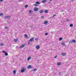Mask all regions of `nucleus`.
<instances>
[{
  "label": "nucleus",
  "instance_id": "obj_1",
  "mask_svg": "<svg viewBox=\"0 0 76 76\" xmlns=\"http://www.w3.org/2000/svg\"><path fill=\"white\" fill-rule=\"evenodd\" d=\"M11 18V16H5L4 18H5V19H8V18Z\"/></svg>",
  "mask_w": 76,
  "mask_h": 76
},
{
  "label": "nucleus",
  "instance_id": "obj_2",
  "mask_svg": "<svg viewBox=\"0 0 76 76\" xmlns=\"http://www.w3.org/2000/svg\"><path fill=\"white\" fill-rule=\"evenodd\" d=\"M29 42H32V41H34V37L31 38L29 40Z\"/></svg>",
  "mask_w": 76,
  "mask_h": 76
},
{
  "label": "nucleus",
  "instance_id": "obj_3",
  "mask_svg": "<svg viewBox=\"0 0 76 76\" xmlns=\"http://www.w3.org/2000/svg\"><path fill=\"white\" fill-rule=\"evenodd\" d=\"M25 46V44H24L21 46H20V48H22L24 47Z\"/></svg>",
  "mask_w": 76,
  "mask_h": 76
},
{
  "label": "nucleus",
  "instance_id": "obj_4",
  "mask_svg": "<svg viewBox=\"0 0 76 76\" xmlns=\"http://www.w3.org/2000/svg\"><path fill=\"white\" fill-rule=\"evenodd\" d=\"M34 10L35 12H37L38 10V8L37 7H36L34 9Z\"/></svg>",
  "mask_w": 76,
  "mask_h": 76
},
{
  "label": "nucleus",
  "instance_id": "obj_5",
  "mask_svg": "<svg viewBox=\"0 0 76 76\" xmlns=\"http://www.w3.org/2000/svg\"><path fill=\"white\" fill-rule=\"evenodd\" d=\"M25 69H21V72L22 73H23V72H25Z\"/></svg>",
  "mask_w": 76,
  "mask_h": 76
},
{
  "label": "nucleus",
  "instance_id": "obj_6",
  "mask_svg": "<svg viewBox=\"0 0 76 76\" xmlns=\"http://www.w3.org/2000/svg\"><path fill=\"white\" fill-rule=\"evenodd\" d=\"M36 49H39L40 47L39 46L37 45L36 46Z\"/></svg>",
  "mask_w": 76,
  "mask_h": 76
},
{
  "label": "nucleus",
  "instance_id": "obj_7",
  "mask_svg": "<svg viewBox=\"0 0 76 76\" xmlns=\"http://www.w3.org/2000/svg\"><path fill=\"white\" fill-rule=\"evenodd\" d=\"M47 23H48V21H45V22H44V24L45 25H47Z\"/></svg>",
  "mask_w": 76,
  "mask_h": 76
},
{
  "label": "nucleus",
  "instance_id": "obj_8",
  "mask_svg": "<svg viewBox=\"0 0 76 76\" xmlns=\"http://www.w3.org/2000/svg\"><path fill=\"white\" fill-rule=\"evenodd\" d=\"M61 55H62V56H66V53H62L61 54Z\"/></svg>",
  "mask_w": 76,
  "mask_h": 76
},
{
  "label": "nucleus",
  "instance_id": "obj_9",
  "mask_svg": "<svg viewBox=\"0 0 76 76\" xmlns=\"http://www.w3.org/2000/svg\"><path fill=\"white\" fill-rule=\"evenodd\" d=\"M44 12L45 13H48V10H45Z\"/></svg>",
  "mask_w": 76,
  "mask_h": 76
},
{
  "label": "nucleus",
  "instance_id": "obj_10",
  "mask_svg": "<svg viewBox=\"0 0 76 76\" xmlns=\"http://www.w3.org/2000/svg\"><path fill=\"white\" fill-rule=\"evenodd\" d=\"M39 12H40V13H42L43 12V10H40L39 11Z\"/></svg>",
  "mask_w": 76,
  "mask_h": 76
},
{
  "label": "nucleus",
  "instance_id": "obj_11",
  "mask_svg": "<svg viewBox=\"0 0 76 76\" xmlns=\"http://www.w3.org/2000/svg\"><path fill=\"white\" fill-rule=\"evenodd\" d=\"M30 68H32V66L31 65H29L28 66V69H30Z\"/></svg>",
  "mask_w": 76,
  "mask_h": 76
},
{
  "label": "nucleus",
  "instance_id": "obj_12",
  "mask_svg": "<svg viewBox=\"0 0 76 76\" xmlns=\"http://www.w3.org/2000/svg\"><path fill=\"white\" fill-rule=\"evenodd\" d=\"M61 63L60 62H58L57 63V64L58 66H60V65H61Z\"/></svg>",
  "mask_w": 76,
  "mask_h": 76
},
{
  "label": "nucleus",
  "instance_id": "obj_13",
  "mask_svg": "<svg viewBox=\"0 0 76 76\" xmlns=\"http://www.w3.org/2000/svg\"><path fill=\"white\" fill-rule=\"evenodd\" d=\"M46 0H43V1H42V2L43 3H45L46 2Z\"/></svg>",
  "mask_w": 76,
  "mask_h": 76
},
{
  "label": "nucleus",
  "instance_id": "obj_14",
  "mask_svg": "<svg viewBox=\"0 0 76 76\" xmlns=\"http://www.w3.org/2000/svg\"><path fill=\"white\" fill-rule=\"evenodd\" d=\"M32 12V10H30L29 11V13H31Z\"/></svg>",
  "mask_w": 76,
  "mask_h": 76
},
{
  "label": "nucleus",
  "instance_id": "obj_15",
  "mask_svg": "<svg viewBox=\"0 0 76 76\" xmlns=\"http://www.w3.org/2000/svg\"><path fill=\"white\" fill-rule=\"evenodd\" d=\"M31 57H29L28 58V61H29V60H30V59H31Z\"/></svg>",
  "mask_w": 76,
  "mask_h": 76
},
{
  "label": "nucleus",
  "instance_id": "obj_16",
  "mask_svg": "<svg viewBox=\"0 0 76 76\" xmlns=\"http://www.w3.org/2000/svg\"><path fill=\"white\" fill-rule=\"evenodd\" d=\"M18 39H14V41H15V42H17L18 41Z\"/></svg>",
  "mask_w": 76,
  "mask_h": 76
},
{
  "label": "nucleus",
  "instance_id": "obj_17",
  "mask_svg": "<svg viewBox=\"0 0 76 76\" xmlns=\"http://www.w3.org/2000/svg\"><path fill=\"white\" fill-rule=\"evenodd\" d=\"M36 3L37 4H40V3L38 1H37L36 2Z\"/></svg>",
  "mask_w": 76,
  "mask_h": 76
},
{
  "label": "nucleus",
  "instance_id": "obj_18",
  "mask_svg": "<svg viewBox=\"0 0 76 76\" xmlns=\"http://www.w3.org/2000/svg\"><path fill=\"white\" fill-rule=\"evenodd\" d=\"M4 28L5 29H8L9 27H8L5 26L4 27Z\"/></svg>",
  "mask_w": 76,
  "mask_h": 76
},
{
  "label": "nucleus",
  "instance_id": "obj_19",
  "mask_svg": "<svg viewBox=\"0 0 76 76\" xmlns=\"http://www.w3.org/2000/svg\"><path fill=\"white\" fill-rule=\"evenodd\" d=\"M76 40H72V42H76Z\"/></svg>",
  "mask_w": 76,
  "mask_h": 76
},
{
  "label": "nucleus",
  "instance_id": "obj_20",
  "mask_svg": "<svg viewBox=\"0 0 76 76\" xmlns=\"http://www.w3.org/2000/svg\"><path fill=\"white\" fill-rule=\"evenodd\" d=\"M69 26L70 27H72V26H73V24H70L69 25Z\"/></svg>",
  "mask_w": 76,
  "mask_h": 76
},
{
  "label": "nucleus",
  "instance_id": "obj_21",
  "mask_svg": "<svg viewBox=\"0 0 76 76\" xmlns=\"http://www.w3.org/2000/svg\"><path fill=\"white\" fill-rule=\"evenodd\" d=\"M14 74H16V70H14L13 71Z\"/></svg>",
  "mask_w": 76,
  "mask_h": 76
},
{
  "label": "nucleus",
  "instance_id": "obj_22",
  "mask_svg": "<svg viewBox=\"0 0 76 76\" xmlns=\"http://www.w3.org/2000/svg\"><path fill=\"white\" fill-rule=\"evenodd\" d=\"M62 39H63V38H62V37H61L59 39V41H61Z\"/></svg>",
  "mask_w": 76,
  "mask_h": 76
},
{
  "label": "nucleus",
  "instance_id": "obj_23",
  "mask_svg": "<svg viewBox=\"0 0 76 76\" xmlns=\"http://www.w3.org/2000/svg\"><path fill=\"white\" fill-rule=\"evenodd\" d=\"M28 7V5H25V7L26 8H27V7Z\"/></svg>",
  "mask_w": 76,
  "mask_h": 76
},
{
  "label": "nucleus",
  "instance_id": "obj_24",
  "mask_svg": "<svg viewBox=\"0 0 76 76\" xmlns=\"http://www.w3.org/2000/svg\"><path fill=\"white\" fill-rule=\"evenodd\" d=\"M25 37L26 38H28V36L27 35H26V34H25Z\"/></svg>",
  "mask_w": 76,
  "mask_h": 76
},
{
  "label": "nucleus",
  "instance_id": "obj_25",
  "mask_svg": "<svg viewBox=\"0 0 76 76\" xmlns=\"http://www.w3.org/2000/svg\"><path fill=\"white\" fill-rule=\"evenodd\" d=\"M4 44H2V43H1L0 44V45L1 46H3V45Z\"/></svg>",
  "mask_w": 76,
  "mask_h": 76
},
{
  "label": "nucleus",
  "instance_id": "obj_26",
  "mask_svg": "<svg viewBox=\"0 0 76 76\" xmlns=\"http://www.w3.org/2000/svg\"><path fill=\"white\" fill-rule=\"evenodd\" d=\"M5 56H7L8 55V53H5Z\"/></svg>",
  "mask_w": 76,
  "mask_h": 76
},
{
  "label": "nucleus",
  "instance_id": "obj_27",
  "mask_svg": "<svg viewBox=\"0 0 76 76\" xmlns=\"http://www.w3.org/2000/svg\"><path fill=\"white\" fill-rule=\"evenodd\" d=\"M32 71H37V69H34L33 70H32Z\"/></svg>",
  "mask_w": 76,
  "mask_h": 76
},
{
  "label": "nucleus",
  "instance_id": "obj_28",
  "mask_svg": "<svg viewBox=\"0 0 76 76\" xmlns=\"http://www.w3.org/2000/svg\"><path fill=\"white\" fill-rule=\"evenodd\" d=\"M61 44H62V45H65V43H62Z\"/></svg>",
  "mask_w": 76,
  "mask_h": 76
},
{
  "label": "nucleus",
  "instance_id": "obj_29",
  "mask_svg": "<svg viewBox=\"0 0 76 76\" xmlns=\"http://www.w3.org/2000/svg\"><path fill=\"white\" fill-rule=\"evenodd\" d=\"M3 13H1L0 14V16H3Z\"/></svg>",
  "mask_w": 76,
  "mask_h": 76
},
{
  "label": "nucleus",
  "instance_id": "obj_30",
  "mask_svg": "<svg viewBox=\"0 0 76 76\" xmlns=\"http://www.w3.org/2000/svg\"><path fill=\"white\" fill-rule=\"evenodd\" d=\"M2 52L3 53H6V51H4V50Z\"/></svg>",
  "mask_w": 76,
  "mask_h": 76
},
{
  "label": "nucleus",
  "instance_id": "obj_31",
  "mask_svg": "<svg viewBox=\"0 0 76 76\" xmlns=\"http://www.w3.org/2000/svg\"><path fill=\"white\" fill-rule=\"evenodd\" d=\"M66 21H67V22H69V19H66Z\"/></svg>",
  "mask_w": 76,
  "mask_h": 76
},
{
  "label": "nucleus",
  "instance_id": "obj_32",
  "mask_svg": "<svg viewBox=\"0 0 76 76\" xmlns=\"http://www.w3.org/2000/svg\"><path fill=\"white\" fill-rule=\"evenodd\" d=\"M45 34V35H48V33H46Z\"/></svg>",
  "mask_w": 76,
  "mask_h": 76
},
{
  "label": "nucleus",
  "instance_id": "obj_33",
  "mask_svg": "<svg viewBox=\"0 0 76 76\" xmlns=\"http://www.w3.org/2000/svg\"><path fill=\"white\" fill-rule=\"evenodd\" d=\"M35 40H36V41H37L38 40V39L37 38H36L35 39Z\"/></svg>",
  "mask_w": 76,
  "mask_h": 76
},
{
  "label": "nucleus",
  "instance_id": "obj_34",
  "mask_svg": "<svg viewBox=\"0 0 76 76\" xmlns=\"http://www.w3.org/2000/svg\"><path fill=\"white\" fill-rule=\"evenodd\" d=\"M34 5L35 6H37V4H35Z\"/></svg>",
  "mask_w": 76,
  "mask_h": 76
},
{
  "label": "nucleus",
  "instance_id": "obj_35",
  "mask_svg": "<svg viewBox=\"0 0 76 76\" xmlns=\"http://www.w3.org/2000/svg\"><path fill=\"white\" fill-rule=\"evenodd\" d=\"M57 57V56H56L54 57V58H56Z\"/></svg>",
  "mask_w": 76,
  "mask_h": 76
},
{
  "label": "nucleus",
  "instance_id": "obj_36",
  "mask_svg": "<svg viewBox=\"0 0 76 76\" xmlns=\"http://www.w3.org/2000/svg\"><path fill=\"white\" fill-rule=\"evenodd\" d=\"M56 16V14H54L53 16V17H54V16Z\"/></svg>",
  "mask_w": 76,
  "mask_h": 76
},
{
  "label": "nucleus",
  "instance_id": "obj_37",
  "mask_svg": "<svg viewBox=\"0 0 76 76\" xmlns=\"http://www.w3.org/2000/svg\"><path fill=\"white\" fill-rule=\"evenodd\" d=\"M3 1V0H0V1L1 2H2V1Z\"/></svg>",
  "mask_w": 76,
  "mask_h": 76
},
{
  "label": "nucleus",
  "instance_id": "obj_38",
  "mask_svg": "<svg viewBox=\"0 0 76 76\" xmlns=\"http://www.w3.org/2000/svg\"><path fill=\"white\" fill-rule=\"evenodd\" d=\"M19 1L20 2V1H22V0H19Z\"/></svg>",
  "mask_w": 76,
  "mask_h": 76
},
{
  "label": "nucleus",
  "instance_id": "obj_39",
  "mask_svg": "<svg viewBox=\"0 0 76 76\" xmlns=\"http://www.w3.org/2000/svg\"><path fill=\"white\" fill-rule=\"evenodd\" d=\"M28 44H30V42H28Z\"/></svg>",
  "mask_w": 76,
  "mask_h": 76
},
{
  "label": "nucleus",
  "instance_id": "obj_40",
  "mask_svg": "<svg viewBox=\"0 0 76 76\" xmlns=\"http://www.w3.org/2000/svg\"><path fill=\"white\" fill-rule=\"evenodd\" d=\"M44 18V17L43 16H42L41 17V18Z\"/></svg>",
  "mask_w": 76,
  "mask_h": 76
},
{
  "label": "nucleus",
  "instance_id": "obj_41",
  "mask_svg": "<svg viewBox=\"0 0 76 76\" xmlns=\"http://www.w3.org/2000/svg\"><path fill=\"white\" fill-rule=\"evenodd\" d=\"M72 0V1H74V0Z\"/></svg>",
  "mask_w": 76,
  "mask_h": 76
},
{
  "label": "nucleus",
  "instance_id": "obj_42",
  "mask_svg": "<svg viewBox=\"0 0 76 76\" xmlns=\"http://www.w3.org/2000/svg\"><path fill=\"white\" fill-rule=\"evenodd\" d=\"M53 0H50V1H52Z\"/></svg>",
  "mask_w": 76,
  "mask_h": 76
}]
</instances>
